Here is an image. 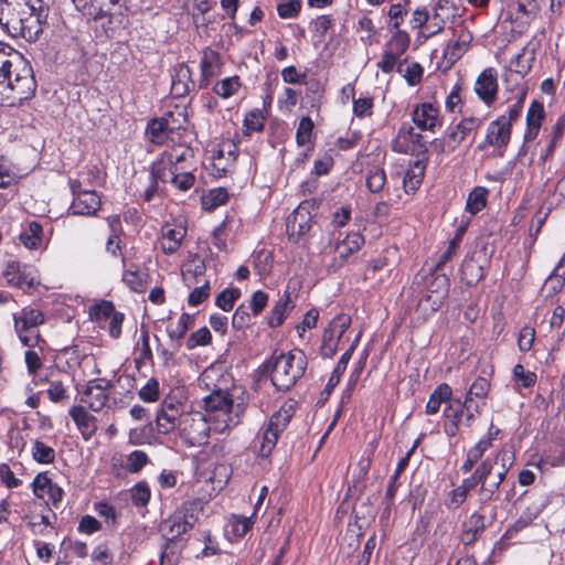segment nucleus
Masks as SVG:
<instances>
[{"label":"nucleus","instance_id":"nucleus-3","mask_svg":"<svg viewBox=\"0 0 565 565\" xmlns=\"http://www.w3.org/2000/svg\"><path fill=\"white\" fill-rule=\"evenodd\" d=\"M307 363L303 351L295 349L275 356L273 361L265 364V367L270 369L273 385L284 392L292 387L305 374Z\"/></svg>","mask_w":565,"mask_h":565},{"label":"nucleus","instance_id":"nucleus-12","mask_svg":"<svg viewBox=\"0 0 565 565\" xmlns=\"http://www.w3.org/2000/svg\"><path fill=\"white\" fill-rule=\"evenodd\" d=\"M29 1L25 0H0V26L10 34L15 31L21 17L29 10Z\"/></svg>","mask_w":565,"mask_h":565},{"label":"nucleus","instance_id":"nucleus-2","mask_svg":"<svg viewBox=\"0 0 565 565\" xmlns=\"http://www.w3.org/2000/svg\"><path fill=\"white\" fill-rule=\"evenodd\" d=\"M77 11L89 21L100 23L102 33L113 38L122 26L126 6L121 0H72Z\"/></svg>","mask_w":565,"mask_h":565},{"label":"nucleus","instance_id":"nucleus-4","mask_svg":"<svg viewBox=\"0 0 565 565\" xmlns=\"http://www.w3.org/2000/svg\"><path fill=\"white\" fill-rule=\"evenodd\" d=\"M204 407L209 418L213 422V429L224 433L238 424V414L244 411L241 404L234 405L228 395L222 391H215L204 397Z\"/></svg>","mask_w":565,"mask_h":565},{"label":"nucleus","instance_id":"nucleus-19","mask_svg":"<svg viewBox=\"0 0 565 565\" xmlns=\"http://www.w3.org/2000/svg\"><path fill=\"white\" fill-rule=\"evenodd\" d=\"M465 415V405L459 398L451 402L444 409V430L449 437H455L459 431V424Z\"/></svg>","mask_w":565,"mask_h":565},{"label":"nucleus","instance_id":"nucleus-34","mask_svg":"<svg viewBox=\"0 0 565 565\" xmlns=\"http://www.w3.org/2000/svg\"><path fill=\"white\" fill-rule=\"evenodd\" d=\"M295 409L292 404H285L269 418L268 426L281 434L289 425Z\"/></svg>","mask_w":565,"mask_h":565},{"label":"nucleus","instance_id":"nucleus-18","mask_svg":"<svg viewBox=\"0 0 565 565\" xmlns=\"http://www.w3.org/2000/svg\"><path fill=\"white\" fill-rule=\"evenodd\" d=\"M486 259L476 253L467 256L461 265V279L467 286L477 285L484 277Z\"/></svg>","mask_w":565,"mask_h":565},{"label":"nucleus","instance_id":"nucleus-63","mask_svg":"<svg viewBox=\"0 0 565 565\" xmlns=\"http://www.w3.org/2000/svg\"><path fill=\"white\" fill-rule=\"evenodd\" d=\"M228 200V193L223 188L213 189L210 191L206 198L203 199V204L209 209H215L223 205Z\"/></svg>","mask_w":565,"mask_h":565},{"label":"nucleus","instance_id":"nucleus-55","mask_svg":"<svg viewBox=\"0 0 565 565\" xmlns=\"http://www.w3.org/2000/svg\"><path fill=\"white\" fill-rule=\"evenodd\" d=\"M340 338L329 332L327 329L323 331L320 353L323 358H332L337 353Z\"/></svg>","mask_w":565,"mask_h":565},{"label":"nucleus","instance_id":"nucleus-48","mask_svg":"<svg viewBox=\"0 0 565 565\" xmlns=\"http://www.w3.org/2000/svg\"><path fill=\"white\" fill-rule=\"evenodd\" d=\"M239 297L241 290L238 288H226L216 297L215 305L224 311H230Z\"/></svg>","mask_w":565,"mask_h":565},{"label":"nucleus","instance_id":"nucleus-16","mask_svg":"<svg viewBox=\"0 0 565 565\" xmlns=\"http://www.w3.org/2000/svg\"><path fill=\"white\" fill-rule=\"evenodd\" d=\"M413 121L422 130L433 131L441 125L439 109L433 103H423L414 109Z\"/></svg>","mask_w":565,"mask_h":565},{"label":"nucleus","instance_id":"nucleus-6","mask_svg":"<svg viewBox=\"0 0 565 565\" xmlns=\"http://www.w3.org/2000/svg\"><path fill=\"white\" fill-rule=\"evenodd\" d=\"M212 422L200 412L186 413L181 416L178 429L184 443L192 447H201L209 443Z\"/></svg>","mask_w":565,"mask_h":565},{"label":"nucleus","instance_id":"nucleus-22","mask_svg":"<svg viewBox=\"0 0 565 565\" xmlns=\"http://www.w3.org/2000/svg\"><path fill=\"white\" fill-rule=\"evenodd\" d=\"M70 416L75 422L85 440H89L97 430L96 417L85 411L83 406H73Z\"/></svg>","mask_w":565,"mask_h":565},{"label":"nucleus","instance_id":"nucleus-26","mask_svg":"<svg viewBox=\"0 0 565 565\" xmlns=\"http://www.w3.org/2000/svg\"><path fill=\"white\" fill-rule=\"evenodd\" d=\"M565 137V113L558 117L556 122L554 124L551 132L550 140L545 147V150L541 154V159L543 161H547L553 157V153L556 147L561 143V141Z\"/></svg>","mask_w":565,"mask_h":565},{"label":"nucleus","instance_id":"nucleus-17","mask_svg":"<svg viewBox=\"0 0 565 565\" xmlns=\"http://www.w3.org/2000/svg\"><path fill=\"white\" fill-rule=\"evenodd\" d=\"M45 321L44 313L33 307H24L21 311L13 313L14 331L21 333L25 330L38 329Z\"/></svg>","mask_w":565,"mask_h":565},{"label":"nucleus","instance_id":"nucleus-53","mask_svg":"<svg viewBox=\"0 0 565 565\" xmlns=\"http://www.w3.org/2000/svg\"><path fill=\"white\" fill-rule=\"evenodd\" d=\"M130 498L136 507H146L150 500V489L146 482H138L130 489Z\"/></svg>","mask_w":565,"mask_h":565},{"label":"nucleus","instance_id":"nucleus-23","mask_svg":"<svg viewBox=\"0 0 565 565\" xmlns=\"http://www.w3.org/2000/svg\"><path fill=\"white\" fill-rule=\"evenodd\" d=\"M201 79L199 83L200 88H206L210 81L221 73V62L218 53L214 51L204 52L200 63Z\"/></svg>","mask_w":565,"mask_h":565},{"label":"nucleus","instance_id":"nucleus-24","mask_svg":"<svg viewBox=\"0 0 565 565\" xmlns=\"http://www.w3.org/2000/svg\"><path fill=\"white\" fill-rule=\"evenodd\" d=\"M194 86L191 79V70L184 63L174 67L171 76V92L175 97H183L190 92V87Z\"/></svg>","mask_w":565,"mask_h":565},{"label":"nucleus","instance_id":"nucleus-7","mask_svg":"<svg viewBox=\"0 0 565 565\" xmlns=\"http://www.w3.org/2000/svg\"><path fill=\"white\" fill-rule=\"evenodd\" d=\"M511 130L503 117H498L488 125L484 140L477 147L478 150L484 151L489 147L497 150L498 156L502 157L507 146L511 139Z\"/></svg>","mask_w":565,"mask_h":565},{"label":"nucleus","instance_id":"nucleus-25","mask_svg":"<svg viewBox=\"0 0 565 565\" xmlns=\"http://www.w3.org/2000/svg\"><path fill=\"white\" fill-rule=\"evenodd\" d=\"M452 396V390L447 383L438 385L430 394L429 399L426 404V413L434 415L439 412L443 403H450Z\"/></svg>","mask_w":565,"mask_h":565},{"label":"nucleus","instance_id":"nucleus-33","mask_svg":"<svg viewBox=\"0 0 565 565\" xmlns=\"http://www.w3.org/2000/svg\"><path fill=\"white\" fill-rule=\"evenodd\" d=\"M43 227L39 222L32 221L20 234L21 243L29 249H36L41 246Z\"/></svg>","mask_w":565,"mask_h":565},{"label":"nucleus","instance_id":"nucleus-54","mask_svg":"<svg viewBox=\"0 0 565 565\" xmlns=\"http://www.w3.org/2000/svg\"><path fill=\"white\" fill-rule=\"evenodd\" d=\"M313 121L310 117H302L300 119L297 132H296V141L298 146H305L310 142L313 131Z\"/></svg>","mask_w":565,"mask_h":565},{"label":"nucleus","instance_id":"nucleus-14","mask_svg":"<svg viewBox=\"0 0 565 565\" xmlns=\"http://www.w3.org/2000/svg\"><path fill=\"white\" fill-rule=\"evenodd\" d=\"M482 125V119L478 117H466L452 127L448 132V149L456 150L458 146L471 134L478 130Z\"/></svg>","mask_w":565,"mask_h":565},{"label":"nucleus","instance_id":"nucleus-58","mask_svg":"<svg viewBox=\"0 0 565 565\" xmlns=\"http://www.w3.org/2000/svg\"><path fill=\"white\" fill-rule=\"evenodd\" d=\"M301 7L300 0H286L277 6V12L281 19H294L300 13Z\"/></svg>","mask_w":565,"mask_h":565},{"label":"nucleus","instance_id":"nucleus-50","mask_svg":"<svg viewBox=\"0 0 565 565\" xmlns=\"http://www.w3.org/2000/svg\"><path fill=\"white\" fill-rule=\"evenodd\" d=\"M534 61V52L529 51L526 46L522 49V51L515 56V60L512 64L515 65V72L522 75L527 74L532 68V63Z\"/></svg>","mask_w":565,"mask_h":565},{"label":"nucleus","instance_id":"nucleus-38","mask_svg":"<svg viewBox=\"0 0 565 565\" xmlns=\"http://www.w3.org/2000/svg\"><path fill=\"white\" fill-rule=\"evenodd\" d=\"M488 194V189L476 186L468 195L466 210L472 215L480 212L487 204Z\"/></svg>","mask_w":565,"mask_h":565},{"label":"nucleus","instance_id":"nucleus-8","mask_svg":"<svg viewBox=\"0 0 565 565\" xmlns=\"http://www.w3.org/2000/svg\"><path fill=\"white\" fill-rule=\"evenodd\" d=\"M315 205L313 202L303 201L288 217L286 227L289 239L298 243L311 228V214L310 209Z\"/></svg>","mask_w":565,"mask_h":565},{"label":"nucleus","instance_id":"nucleus-35","mask_svg":"<svg viewBox=\"0 0 565 565\" xmlns=\"http://www.w3.org/2000/svg\"><path fill=\"white\" fill-rule=\"evenodd\" d=\"M184 412L179 411H159L157 415V427L160 434H169L174 428H178L181 416L185 415Z\"/></svg>","mask_w":565,"mask_h":565},{"label":"nucleus","instance_id":"nucleus-11","mask_svg":"<svg viewBox=\"0 0 565 565\" xmlns=\"http://www.w3.org/2000/svg\"><path fill=\"white\" fill-rule=\"evenodd\" d=\"M394 151L403 153H412L417 157L425 154L428 149L423 136L416 132L412 126H403L398 131L397 141L393 147Z\"/></svg>","mask_w":565,"mask_h":565},{"label":"nucleus","instance_id":"nucleus-10","mask_svg":"<svg viewBox=\"0 0 565 565\" xmlns=\"http://www.w3.org/2000/svg\"><path fill=\"white\" fill-rule=\"evenodd\" d=\"M78 181H73L71 184L73 194L75 195L70 206V212L73 215H93L102 205L100 198L95 191H78Z\"/></svg>","mask_w":565,"mask_h":565},{"label":"nucleus","instance_id":"nucleus-45","mask_svg":"<svg viewBox=\"0 0 565 565\" xmlns=\"http://www.w3.org/2000/svg\"><path fill=\"white\" fill-rule=\"evenodd\" d=\"M32 457L39 463L49 465L55 460V450L44 443L35 440L32 446Z\"/></svg>","mask_w":565,"mask_h":565},{"label":"nucleus","instance_id":"nucleus-20","mask_svg":"<svg viewBox=\"0 0 565 565\" xmlns=\"http://www.w3.org/2000/svg\"><path fill=\"white\" fill-rule=\"evenodd\" d=\"M449 279L445 274L436 275L427 287L425 300L431 302V309L437 310L448 296Z\"/></svg>","mask_w":565,"mask_h":565},{"label":"nucleus","instance_id":"nucleus-43","mask_svg":"<svg viewBox=\"0 0 565 565\" xmlns=\"http://www.w3.org/2000/svg\"><path fill=\"white\" fill-rule=\"evenodd\" d=\"M386 184V173L383 168L372 167L366 173V186L372 193L381 192Z\"/></svg>","mask_w":565,"mask_h":565},{"label":"nucleus","instance_id":"nucleus-47","mask_svg":"<svg viewBox=\"0 0 565 565\" xmlns=\"http://www.w3.org/2000/svg\"><path fill=\"white\" fill-rule=\"evenodd\" d=\"M202 510V503L200 501H188L184 502L180 509L175 511L178 518H182L184 521H188L193 527L195 521L198 520V514Z\"/></svg>","mask_w":565,"mask_h":565},{"label":"nucleus","instance_id":"nucleus-1","mask_svg":"<svg viewBox=\"0 0 565 565\" xmlns=\"http://www.w3.org/2000/svg\"><path fill=\"white\" fill-rule=\"evenodd\" d=\"M36 92V82L29 62L22 57L13 63L8 73L0 78V104L17 107L30 100Z\"/></svg>","mask_w":565,"mask_h":565},{"label":"nucleus","instance_id":"nucleus-39","mask_svg":"<svg viewBox=\"0 0 565 565\" xmlns=\"http://www.w3.org/2000/svg\"><path fill=\"white\" fill-rule=\"evenodd\" d=\"M467 228H468V223L461 224L457 228L455 236L449 242L448 248L440 255L439 260L436 265V270L440 269L457 253V249L462 241V237H463Z\"/></svg>","mask_w":565,"mask_h":565},{"label":"nucleus","instance_id":"nucleus-40","mask_svg":"<svg viewBox=\"0 0 565 565\" xmlns=\"http://www.w3.org/2000/svg\"><path fill=\"white\" fill-rule=\"evenodd\" d=\"M22 57L23 55L13 47L0 42V78H3L6 73L13 66V63Z\"/></svg>","mask_w":565,"mask_h":565},{"label":"nucleus","instance_id":"nucleus-46","mask_svg":"<svg viewBox=\"0 0 565 565\" xmlns=\"http://www.w3.org/2000/svg\"><path fill=\"white\" fill-rule=\"evenodd\" d=\"M239 86L241 84L238 76H233L217 82L213 87V90L217 96L222 98H228L238 90Z\"/></svg>","mask_w":565,"mask_h":565},{"label":"nucleus","instance_id":"nucleus-32","mask_svg":"<svg viewBox=\"0 0 565 565\" xmlns=\"http://www.w3.org/2000/svg\"><path fill=\"white\" fill-rule=\"evenodd\" d=\"M486 529V518L480 513H473L469 518L468 527L462 533L465 544L473 543Z\"/></svg>","mask_w":565,"mask_h":565},{"label":"nucleus","instance_id":"nucleus-36","mask_svg":"<svg viewBox=\"0 0 565 565\" xmlns=\"http://www.w3.org/2000/svg\"><path fill=\"white\" fill-rule=\"evenodd\" d=\"M355 349V344L353 343L340 358L338 361L333 372L331 373V376L329 377V381L326 385L324 391L330 393L339 383L341 380L342 374L345 372L348 363L353 354V351Z\"/></svg>","mask_w":565,"mask_h":565},{"label":"nucleus","instance_id":"nucleus-30","mask_svg":"<svg viewBox=\"0 0 565 565\" xmlns=\"http://www.w3.org/2000/svg\"><path fill=\"white\" fill-rule=\"evenodd\" d=\"M363 244L364 237L360 233H350L345 236V238L342 242L337 244L335 253L343 262L350 255L358 252Z\"/></svg>","mask_w":565,"mask_h":565},{"label":"nucleus","instance_id":"nucleus-57","mask_svg":"<svg viewBox=\"0 0 565 565\" xmlns=\"http://www.w3.org/2000/svg\"><path fill=\"white\" fill-rule=\"evenodd\" d=\"M403 63L398 64L397 71L399 73H404V77L406 82L414 86L420 83L424 68L419 63H412L405 70L403 68Z\"/></svg>","mask_w":565,"mask_h":565},{"label":"nucleus","instance_id":"nucleus-5","mask_svg":"<svg viewBox=\"0 0 565 565\" xmlns=\"http://www.w3.org/2000/svg\"><path fill=\"white\" fill-rule=\"evenodd\" d=\"M29 10H25L17 25V30L10 33L13 38H23L29 42L36 41L43 32V25L46 23L47 9L43 6V0H28Z\"/></svg>","mask_w":565,"mask_h":565},{"label":"nucleus","instance_id":"nucleus-44","mask_svg":"<svg viewBox=\"0 0 565 565\" xmlns=\"http://www.w3.org/2000/svg\"><path fill=\"white\" fill-rule=\"evenodd\" d=\"M180 547L178 541L167 539L160 554V565H177L179 562Z\"/></svg>","mask_w":565,"mask_h":565},{"label":"nucleus","instance_id":"nucleus-62","mask_svg":"<svg viewBox=\"0 0 565 565\" xmlns=\"http://www.w3.org/2000/svg\"><path fill=\"white\" fill-rule=\"evenodd\" d=\"M565 282V256L559 259L554 270L546 279V284H551L554 290L561 289Z\"/></svg>","mask_w":565,"mask_h":565},{"label":"nucleus","instance_id":"nucleus-42","mask_svg":"<svg viewBox=\"0 0 565 565\" xmlns=\"http://www.w3.org/2000/svg\"><path fill=\"white\" fill-rule=\"evenodd\" d=\"M192 317L189 313H182L175 323V326H169L167 331L169 338L177 342V347L180 345V340L185 335L189 328L192 326Z\"/></svg>","mask_w":565,"mask_h":565},{"label":"nucleus","instance_id":"nucleus-21","mask_svg":"<svg viewBox=\"0 0 565 565\" xmlns=\"http://www.w3.org/2000/svg\"><path fill=\"white\" fill-rule=\"evenodd\" d=\"M483 467L486 473L481 479L482 481H480V488L478 491L479 502L481 505L493 500L497 491L500 488V484L494 479H492L494 473V465L490 461V458L483 460Z\"/></svg>","mask_w":565,"mask_h":565},{"label":"nucleus","instance_id":"nucleus-56","mask_svg":"<svg viewBox=\"0 0 565 565\" xmlns=\"http://www.w3.org/2000/svg\"><path fill=\"white\" fill-rule=\"evenodd\" d=\"M351 324V317L345 313H341L335 316L329 323L328 328H326L329 332L337 335L338 338H342L348 328Z\"/></svg>","mask_w":565,"mask_h":565},{"label":"nucleus","instance_id":"nucleus-31","mask_svg":"<svg viewBox=\"0 0 565 565\" xmlns=\"http://www.w3.org/2000/svg\"><path fill=\"white\" fill-rule=\"evenodd\" d=\"M168 125L164 118L150 120L146 129L149 141L158 146L163 145L169 137Z\"/></svg>","mask_w":565,"mask_h":565},{"label":"nucleus","instance_id":"nucleus-37","mask_svg":"<svg viewBox=\"0 0 565 565\" xmlns=\"http://www.w3.org/2000/svg\"><path fill=\"white\" fill-rule=\"evenodd\" d=\"M191 529V524L182 518L179 519L175 512L169 520L161 524V530L167 532L169 535L168 539H173L175 541H178L180 535L186 533Z\"/></svg>","mask_w":565,"mask_h":565},{"label":"nucleus","instance_id":"nucleus-49","mask_svg":"<svg viewBox=\"0 0 565 565\" xmlns=\"http://www.w3.org/2000/svg\"><path fill=\"white\" fill-rule=\"evenodd\" d=\"M17 335L24 347H38L40 351H43L46 345V341L41 337L38 329L25 330L21 333H17Z\"/></svg>","mask_w":565,"mask_h":565},{"label":"nucleus","instance_id":"nucleus-27","mask_svg":"<svg viewBox=\"0 0 565 565\" xmlns=\"http://www.w3.org/2000/svg\"><path fill=\"white\" fill-rule=\"evenodd\" d=\"M292 308L294 305L291 302L290 295L286 291L271 309L267 320L268 326L270 328H277L281 326L285 321V318L287 317L288 311Z\"/></svg>","mask_w":565,"mask_h":565},{"label":"nucleus","instance_id":"nucleus-64","mask_svg":"<svg viewBox=\"0 0 565 565\" xmlns=\"http://www.w3.org/2000/svg\"><path fill=\"white\" fill-rule=\"evenodd\" d=\"M468 50L458 40H450L447 47L444 50V57L451 64L457 62Z\"/></svg>","mask_w":565,"mask_h":565},{"label":"nucleus","instance_id":"nucleus-52","mask_svg":"<svg viewBox=\"0 0 565 565\" xmlns=\"http://www.w3.org/2000/svg\"><path fill=\"white\" fill-rule=\"evenodd\" d=\"M122 281L136 292H141L146 288L143 276L136 269H126L122 274Z\"/></svg>","mask_w":565,"mask_h":565},{"label":"nucleus","instance_id":"nucleus-60","mask_svg":"<svg viewBox=\"0 0 565 565\" xmlns=\"http://www.w3.org/2000/svg\"><path fill=\"white\" fill-rule=\"evenodd\" d=\"M252 324V315L249 309L245 305H241L236 308L232 317V327L236 330H242Z\"/></svg>","mask_w":565,"mask_h":565},{"label":"nucleus","instance_id":"nucleus-28","mask_svg":"<svg viewBox=\"0 0 565 565\" xmlns=\"http://www.w3.org/2000/svg\"><path fill=\"white\" fill-rule=\"evenodd\" d=\"M543 118L544 107L541 103L534 100L526 114L527 129L525 132V139H534L536 137Z\"/></svg>","mask_w":565,"mask_h":565},{"label":"nucleus","instance_id":"nucleus-9","mask_svg":"<svg viewBox=\"0 0 565 565\" xmlns=\"http://www.w3.org/2000/svg\"><path fill=\"white\" fill-rule=\"evenodd\" d=\"M113 384L110 381L105 379H94L89 381L82 393L81 401L94 411H102L108 399H109V391L111 390Z\"/></svg>","mask_w":565,"mask_h":565},{"label":"nucleus","instance_id":"nucleus-13","mask_svg":"<svg viewBox=\"0 0 565 565\" xmlns=\"http://www.w3.org/2000/svg\"><path fill=\"white\" fill-rule=\"evenodd\" d=\"M475 92L487 105H491L497 97L498 81L497 71L492 67L486 68L475 83Z\"/></svg>","mask_w":565,"mask_h":565},{"label":"nucleus","instance_id":"nucleus-59","mask_svg":"<svg viewBox=\"0 0 565 565\" xmlns=\"http://www.w3.org/2000/svg\"><path fill=\"white\" fill-rule=\"evenodd\" d=\"M390 50L402 55L409 46V35L405 31L397 30L388 43Z\"/></svg>","mask_w":565,"mask_h":565},{"label":"nucleus","instance_id":"nucleus-51","mask_svg":"<svg viewBox=\"0 0 565 565\" xmlns=\"http://www.w3.org/2000/svg\"><path fill=\"white\" fill-rule=\"evenodd\" d=\"M171 183L181 191L190 190L195 182V177L191 172H177V168L170 170Z\"/></svg>","mask_w":565,"mask_h":565},{"label":"nucleus","instance_id":"nucleus-29","mask_svg":"<svg viewBox=\"0 0 565 565\" xmlns=\"http://www.w3.org/2000/svg\"><path fill=\"white\" fill-rule=\"evenodd\" d=\"M513 456L509 450L502 449L495 454L490 461L494 465V479L500 486L504 481L507 473L512 465Z\"/></svg>","mask_w":565,"mask_h":565},{"label":"nucleus","instance_id":"nucleus-15","mask_svg":"<svg viewBox=\"0 0 565 565\" xmlns=\"http://www.w3.org/2000/svg\"><path fill=\"white\" fill-rule=\"evenodd\" d=\"M3 275L9 285L21 289H29L34 285L31 268L18 262L8 263Z\"/></svg>","mask_w":565,"mask_h":565},{"label":"nucleus","instance_id":"nucleus-41","mask_svg":"<svg viewBox=\"0 0 565 565\" xmlns=\"http://www.w3.org/2000/svg\"><path fill=\"white\" fill-rule=\"evenodd\" d=\"M279 436H280V434L275 431L268 425L260 433V435L258 436V438L260 439L258 452L262 457H268L271 454V451L274 450V448L277 444Z\"/></svg>","mask_w":565,"mask_h":565},{"label":"nucleus","instance_id":"nucleus-61","mask_svg":"<svg viewBox=\"0 0 565 565\" xmlns=\"http://www.w3.org/2000/svg\"><path fill=\"white\" fill-rule=\"evenodd\" d=\"M490 390V383L484 377H478L470 386L466 401H472L473 397L486 398Z\"/></svg>","mask_w":565,"mask_h":565}]
</instances>
